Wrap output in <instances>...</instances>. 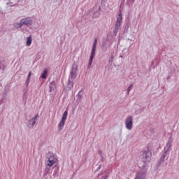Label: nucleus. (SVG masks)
Segmentation results:
<instances>
[{
	"label": "nucleus",
	"instance_id": "f257e3e1",
	"mask_svg": "<svg viewBox=\"0 0 179 179\" xmlns=\"http://www.w3.org/2000/svg\"><path fill=\"white\" fill-rule=\"evenodd\" d=\"M77 76H78V64L74 63L73 64L71 71H70L68 82L66 83V85L65 86L66 90H71V89L73 87V80L76 79Z\"/></svg>",
	"mask_w": 179,
	"mask_h": 179
},
{
	"label": "nucleus",
	"instance_id": "f03ea898",
	"mask_svg": "<svg viewBox=\"0 0 179 179\" xmlns=\"http://www.w3.org/2000/svg\"><path fill=\"white\" fill-rule=\"evenodd\" d=\"M171 148V140H169L166 143V146L164 147V153L159 161V164H162V163H164V160H166V158L167 159L169 156V150H170Z\"/></svg>",
	"mask_w": 179,
	"mask_h": 179
},
{
	"label": "nucleus",
	"instance_id": "7ed1b4c3",
	"mask_svg": "<svg viewBox=\"0 0 179 179\" xmlns=\"http://www.w3.org/2000/svg\"><path fill=\"white\" fill-rule=\"evenodd\" d=\"M97 45V39L96 38H94L92 49L90 54V57L88 63V69L92 68V64H93V59L94 58V55H96V48Z\"/></svg>",
	"mask_w": 179,
	"mask_h": 179
},
{
	"label": "nucleus",
	"instance_id": "20e7f679",
	"mask_svg": "<svg viewBox=\"0 0 179 179\" xmlns=\"http://www.w3.org/2000/svg\"><path fill=\"white\" fill-rule=\"evenodd\" d=\"M57 164L55 162H51L50 161H46L45 162V172H44V178L47 179L48 177L47 175L50 171H51V169H54V166Z\"/></svg>",
	"mask_w": 179,
	"mask_h": 179
},
{
	"label": "nucleus",
	"instance_id": "39448f33",
	"mask_svg": "<svg viewBox=\"0 0 179 179\" xmlns=\"http://www.w3.org/2000/svg\"><path fill=\"white\" fill-rule=\"evenodd\" d=\"M125 127L128 131H131L134 128V117L129 116L125 120Z\"/></svg>",
	"mask_w": 179,
	"mask_h": 179
},
{
	"label": "nucleus",
	"instance_id": "423d86ee",
	"mask_svg": "<svg viewBox=\"0 0 179 179\" xmlns=\"http://www.w3.org/2000/svg\"><path fill=\"white\" fill-rule=\"evenodd\" d=\"M146 172L147 169L145 168V165H143V168L140 171H137L135 179H145L146 178Z\"/></svg>",
	"mask_w": 179,
	"mask_h": 179
},
{
	"label": "nucleus",
	"instance_id": "0eeeda50",
	"mask_svg": "<svg viewBox=\"0 0 179 179\" xmlns=\"http://www.w3.org/2000/svg\"><path fill=\"white\" fill-rule=\"evenodd\" d=\"M152 159V152L149 151V149L144 151L143 153V162L144 163H148V162H150Z\"/></svg>",
	"mask_w": 179,
	"mask_h": 179
},
{
	"label": "nucleus",
	"instance_id": "6e6552de",
	"mask_svg": "<svg viewBox=\"0 0 179 179\" xmlns=\"http://www.w3.org/2000/svg\"><path fill=\"white\" fill-rule=\"evenodd\" d=\"M22 22V25L24 26H33V19L31 17H27L25 18L21 19Z\"/></svg>",
	"mask_w": 179,
	"mask_h": 179
},
{
	"label": "nucleus",
	"instance_id": "1a4fd4ad",
	"mask_svg": "<svg viewBox=\"0 0 179 179\" xmlns=\"http://www.w3.org/2000/svg\"><path fill=\"white\" fill-rule=\"evenodd\" d=\"M121 23H122V14L120 13V14L117 16V20L115 24V27L120 29Z\"/></svg>",
	"mask_w": 179,
	"mask_h": 179
},
{
	"label": "nucleus",
	"instance_id": "9d476101",
	"mask_svg": "<svg viewBox=\"0 0 179 179\" xmlns=\"http://www.w3.org/2000/svg\"><path fill=\"white\" fill-rule=\"evenodd\" d=\"M37 118H38V115L34 116L31 120H29L28 128H33V127H34V124H36Z\"/></svg>",
	"mask_w": 179,
	"mask_h": 179
},
{
	"label": "nucleus",
	"instance_id": "9b49d317",
	"mask_svg": "<svg viewBox=\"0 0 179 179\" xmlns=\"http://www.w3.org/2000/svg\"><path fill=\"white\" fill-rule=\"evenodd\" d=\"M47 159H48V162H51L52 163H56L57 164V159L54 156V154L50 153V152H49L48 154Z\"/></svg>",
	"mask_w": 179,
	"mask_h": 179
},
{
	"label": "nucleus",
	"instance_id": "f8f14e48",
	"mask_svg": "<svg viewBox=\"0 0 179 179\" xmlns=\"http://www.w3.org/2000/svg\"><path fill=\"white\" fill-rule=\"evenodd\" d=\"M17 4V0H10L8 3H7V6H15Z\"/></svg>",
	"mask_w": 179,
	"mask_h": 179
},
{
	"label": "nucleus",
	"instance_id": "ddd939ff",
	"mask_svg": "<svg viewBox=\"0 0 179 179\" xmlns=\"http://www.w3.org/2000/svg\"><path fill=\"white\" fill-rule=\"evenodd\" d=\"M114 62V52H112L110 55V57L108 59V65L111 66L113 65V63Z\"/></svg>",
	"mask_w": 179,
	"mask_h": 179
},
{
	"label": "nucleus",
	"instance_id": "4468645a",
	"mask_svg": "<svg viewBox=\"0 0 179 179\" xmlns=\"http://www.w3.org/2000/svg\"><path fill=\"white\" fill-rule=\"evenodd\" d=\"M23 26V22H22V20H20V22H15L14 23V27L15 29H20Z\"/></svg>",
	"mask_w": 179,
	"mask_h": 179
},
{
	"label": "nucleus",
	"instance_id": "2eb2a0df",
	"mask_svg": "<svg viewBox=\"0 0 179 179\" xmlns=\"http://www.w3.org/2000/svg\"><path fill=\"white\" fill-rule=\"evenodd\" d=\"M32 41H33V39L31 38V36H28V37L27 38L26 45H27L28 47H30V45H31Z\"/></svg>",
	"mask_w": 179,
	"mask_h": 179
},
{
	"label": "nucleus",
	"instance_id": "dca6fc26",
	"mask_svg": "<svg viewBox=\"0 0 179 179\" xmlns=\"http://www.w3.org/2000/svg\"><path fill=\"white\" fill-rule=\"evenodd\" d=\"M100 8H99L98 10L94 11V13H93L92 17L93 18H96V17H99V16H100Z\"/></svg>",
	"mask_w": 179,
	"mask_h": 179
},
{
	"label": "nucleus",
	"instance_id": "f3484780",
	"mask_svg": "<svg viewBox=\"0 0 179 179\" xmlns=\"http://www.w3.org/2000/svg\"><path fill=\"white\" fill-rule=\"evenodd\" d=\"M64 125H65V120H61L58 125V128L60 131L64 128Z\"/></svg>",
	"mask_w": 179,
	"mask_h": 179
},
{
	"label": "nucleus",
	"instance_id": "a211bd4d",
	"mask_svg": "<svg viewBox=\"0 0 179 179\" xmlns=\"http://www.w3.org/2000/svg\"><path fill=\"white\" fill-rule=\"evenodd\" d=\"M48 74V71H47V70H44L43 73L41 76V78H42V79H47Z\"/></svg>",
	"mask_w": 179,
	"mask_h": 179
},
{
	"label": "nucleus",
	"instance_id": "6ab92c4d",
	"mask_svg": "<svg viewBox=\"0 0 179 179\" xmlns=\"http://www.w3.org/2000/svg\"><path fill=\"white\" fill-rule=\"evenodd\" d=\"M49 89H50V92L51 93V92H52V90L55 89V83L54 82L51 83L50 84Z\"/></svg>",
	"mask_w": 179,
	"mask_h": 179
},
{
	"label": "nucleus",
	"instance_id": "aec40b11",
	"mask_svg": "<svg viewBox=\"0 0 179 179\" xmlns=\"http://www.w3.org/2000/svg\"><path fill=\"white\" fill-rule=\"evenodd\" d=\"M31 76V71L29 72L27 79L26 80V86H29V83H30V77Z\"/></svg>",
	"mask_w": 179,
	"mask_h": 179
},
{
	"label": "nucleus",
	"instance_id": "412c9836",
	"mask_svg": "<svg viewBox=\"0 0 179 179\" xmlns=\"http://www.w3.org/2000/svg\"><path fill=\"white\" fill-rule=\"evenodd\" d=\"M67 117H68V111L66 110V111H64V114L62 115V120L66 121Z\"/></svg>",
	"mask_w": 179,
	"mask_h": 179
},
{
	"label": "nucleus",
	"instance_id": "4be33fe9",
	"mask_svg": "<svg viewBox=\"0 0 179 179\" xmlns=\"http://www.w3.org/2000/svg\"><path fill=\"white\" fill-rule=\"evenodd\" d=\"M134 2H135V0H127V5H128V6H132Z\"/></svg>",
	"mask_w": 179,
	"mask_h": 179
},
{
	"label": "nucleus",
	"instance_id": "5701e85b",
	"mask_svg": "<svg viewBox=\"0 0 179 179\" xmlns=\"http://www.w3.org/2000/svg\"><path fill=\"white\" fill-rule=\"evenodd\" d=\"M133 88H134V84H131L127 88V94H129V92L132 90Z\"/></svg>",
	"mask_w": 179,
	"mask_h": 179
},
{
	"label": "nucleus",
	"instance_id": "b1692460",
	"mask_svg": "<svg viewBox=\"0 0 179 179\" xmlns=\"http://www.w3.org/2000/svg\"><path fill=\"white\" fill-rule=\"evenodd\" d=\"M120 28H117L115 27V29L113 31V34H115V36H117V33H118V30Z\"/></svg>",
	"mask_w": 179,
	"mask_h": 179
},
{
	"label": "nucleus",
	"instance_id": "393cba45",
	"mask_svg": "<svg viewBox=\"0 0 179 179\" xmlns=\"http://www.w3.org/2000/svg\"><path fill=\"white\" fill-rule=\"evenodd\" d=\"M84 16H87L90 19V11L87 12Z\"/></svg>",
	"mask_w": 179,
	"mask_h": 179
},
{
	"label": "nucleus",
	"instance_id": "a878e982",
	"mask_svg": "<svg viewBox=\"0 0 179 179\" xmlns=\"http://www.w3.org/2000/svg\"><path fill=\"white\" fill-rule=\"evenodd\" d=\"M98 155H99V156H103V151L102 150H99L98 151Z\"/></svg>",
	"mask_w": 179,
	"mask_h": 179
},
{
	"label": "nucleus",
	"instance_id": "bb28decb",
	"mask_svg": "<svg viewBox=\"0 0 179 179\" xmlns=\"http://www.w3.org/2000/svg\"><path fill=\"white\" fill-rule=\"evenodd\" d=\"M78 99L80 100L82 99V95L80 94V92L78 94Z\"/></svg>",
	"mask_w": 179,
	"mask_h": 179
},
{
	"label": "nucleus",
	"instance_id": "cd10ccee",
	"mask_svg": "<svg viewBox=\"0 0 179 179\" xmlns=\"http://www.w3.org/2000/svg\"><path fill=\"white\" fill-rule=\"evenodd\" d=\"M101 169V165H99L97 169L96 170V171H99V169Z\"/></svg>",
	"mask_w": 179,
	"mask_h": 179
},
{
	"label": "nucleus",
	"instance_id": "c85d7f7f",
	"mask_svg": "<svg viewBox=\"0 0 179 179\" xmlns=\"http://www.w3.org/2000/svg\"><path fill=\"white\" fill-rule=\"evenodd\" d=\"M57 171H58V169L56 171H55V173L53 174V176H57Z\"/></svg>",
	"mask_w": 179,
	"mask_h": 179
},
{
	"label": "nucleus",
	"instance_id": "c756f323",
	"mask_svg": "<svg viewBox=\"0 0 179 179\" xmlns=\"http://www.w3.org/2000/svg\"><path fill=\"white\" fill-rule=\"evenodd\" d=\"M101 162H104V157H103V155L102 156H101Z\"/></svg>",
	"mask_w": 179,
	"mask_h": 179
},
{
	"label": "nucleus",
	"instance_id": "7c9ffc66",
	"mask_svg": "<svg viewBox=\"0 0 179 179\" xmlns=\"http://www.w3.org/2000/svg\"><path fill=\"white\" fill-rule=\"evenodd\" d=\"M120 58H122V55H120Z\"/></svg>",
	"mask_w": 179,
	"mask_h": 179
},
{
	"label": "nucleus",
	"instance_id": "2f4dec72",
	"mask_svg": "<svg viewBox=\"0 0 179 179\" xmlns=\"http://www.w3.org/2000/svg\"><path fill=\"white\" fill-rule=\"evenodd\" d=\"M102 1H106V0H102Z\"/></svg>",
	"mask_w": 179,
	"mask_h": 179
},
{
	"label": "nucleus",
	"instance_id": "473e14b6",
	"mask_svg": "<svg viewBox=\"0 0 179 179\" xmlns=\"http://www.w3.org/2000/svg\"><path fill=\"white\" fill-rule=\"evenodd\" d=\"M0 68H1V65H0Z\"/></svg>",
	"mask_w": 179,
	"mask_h": 179
}]
</instances>
